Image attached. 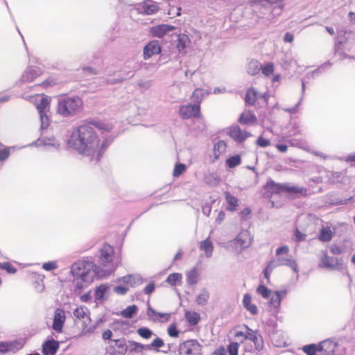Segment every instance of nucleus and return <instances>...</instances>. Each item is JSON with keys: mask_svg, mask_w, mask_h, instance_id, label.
Returning a JSON list of instances; mask_svg holds the SVG:
<instances>
[{"mask_svg": "<svg viewBox=\"0 0 355 355\" xmlns=\"http://www.w3.org/2000/svg\"><path fill=\"white\" fill-rule=\"evenodd\" d=\"M71 273L73 277V285L76 291H80L87 287L94 277H103L105 271L88 257L87 259L78 260L71 267Z\"/></svg>", "mask_w": 355, "mask_h": 355, "instance_id": "f257e3e1", "label": "nucleus"}, {"mask_svg": "<svg viewBox=\"0 0 355 355\" xmlns=\"http://www.w3.org/2000/svg\"><path fill=\"white\" fill-rule=\"evenodd\" d=\"M92 125L103 132H110L113 129L111 123L103 122L99 119L87 120L83 124L78 126L81 138L87 146V155L95 153L99 144V139Z\"/></svg>", "mask_w": 355, "mask_h": 355, "instance_id": "f03ea898", "label": "nucleus"}, {"mask_svg": "<svg viewBox=\"0 0 355 355\" xmlns=\"http://www.w3.org/2000/svg\"><path fill=\"white\" fill-rule=\"evenodd\" d=\"M354 329L355 320L352 319L343 329V331L346 334L345 335H343L339 339L333 337L319 343L320 355H334L335 350L338 347L347 349L353 346Z\"/></svg>", "mask_w": 355, "mask_h": 355, "instance_id": "7ed1b4c3", "label": "nucleus"}, {"mask_svg": "<svg viewBox=\"0 0 355 355\" xmlns=\"http://www.w3.org/2000/svg\"><path fill=\"white\" fill-rule=\"evenodd\" d=\"M83 101L78 96H64L58 100L57 112L64 118L73 117L81 112Z\"/></svg>", "mask_w": 355, "mask_h": 355, "instance_id": "20e7f679", "label": "nucleus"}, {"mask_svg": "<svg viewBox=\"0 0 355 355\" xmlns=\"http://www.w3.org/2000/svg\"><path fill=\"white\" fill-rule=\"evenodd\" d=\"M354 33L349 29H339L337 31V37L335 42L334 54L339 56L340 60L346 58L354 60V55H348L345 51L348 50V46L353 40Z\"/></svg>", "mask_w": 355, "mask_h": 355, "instance_id": "39448f33", "label": "nucleus"}, {"mask_svg": "<svg viewBox=\"0 0 355 355\" xmlns=\"http://www.w3.org/2000/svg\"><path fill=\"white\" fill-rule=\"evenodd\" d=\"M284 0H250V4L254 10H260L261 14L266 15L268 12L274 15H279L284 8Z\"/></svg>", "mask_w": 355, "mask_h": 355, "instance_id": "423d86ee", "label": "nucleus"}, {"mask_svg": "<svg viewBox=\"0 0 355 355\" xmlns=\"http://www.w3.org/2000/svg\"><path fill=\"white\" fill-rule=\"evenodd\" d=\"M65 142L69 148L77 151L79 154L87 155V146L83 141L78 127L67 131Z\"/></svg>", "mask_w": 355, "mask_h": 355, "instance_id": "0eeeda50", "label": "nucleus"}, {"mask_svg": "<svg viewBox=\"0 0 355 355\" xmlns=\"http://www.w3.org/2000/svg\"><path fill=\"white\" fill-rule=\"evenodd\" d=\"M139 65L137 62H135L132 67L125 64L121 71L114 72V76L107 78L106 82L107 84L114 85L128 80L135 76V73L139 69ZM108 75L112 76L110 71H108Z\"/></svg>", "mask_w": 355, "mask_h": 355, "instance_id": "6e6552de", "label": "nucleus"}, {"mask_svg": "<svg viewBox=\"0 0 355 355\" xmlns=\"http://www.w3.org/2000/svg\"><path fill=\"white\" fill-rule=\"evenodd\" d=\"M202 346L196 339H189L180 343L175 355H202Z\"/></svg>", "mask_w": 355, "mask_h": 355, "instance_id": "1a4fd4ad", "label": "nucleus"}, {"mask_svg": "<svg viewBox=\"0 0 355 355\" xmlns=\"http://www.w3.org/2000/svg\"><path fill=\"white\" fill-rule=\"evenodd\" d=\"M49 106L50 101L46 96L42 97L36 105V108L40 114L41 135H44V131L47 130L50 125V119L46 114V110Z\"/></svg>", "mask_w": 355, "mask_h": 355, "instance_id": "9d476101", "label": "nucleus"}, {"mask_svg": "<svg viewBox=\"0 0 355 355\" xmlns=\"http://www.w3.org/2000/svg\"><path fill=\"white\" fill-rule=\"evenodd\" d=\"M129 344L124 338L112 340L106 350L110 355H123L128 352Z\"/></svg>", "mask_w": 355, "mask_h": 355, "instance_id": "9b49d317", "label": "nucleus"}, {"mask_svg": "<svg viewBox=\"0 0 355 355\" xmlns=\"http://www.w3.org/2000/svg\"><path fill=\"white\" fill-rule=\"evenodd\" d=\"M319 267L329 270H342L344 268V264L342 259L329 257L325 254L320 259Z\"/></svg>", "mask_w": 355, "mask_h": 355, "instance_id": "f8f14e48", "label": "nucleus"}, {"mask_svg": "<svg viewBox=\"0 0 355 355\" xmlns=\"http://www.w3.org/2000/svg\"><path fill=\"white\" fill-rule=\"evenodd\" d=\"M180 115L184 119H188L192 117L200 116V105L198 104L189 103L186 105H182L180 108Z\"/></svg>", "mask_w": 355, "mask_h": 355, "instance_id": "ddd939ff", "label": "nucleus"}, {"mask_svg": "<svg viewBox=\"0 0 355 355\" xmlns=\"http://www.w3.org/2000/svg\"><path fill=\"white\" fill-rule=\"evenodd\" d=\"M46 146V147H53L55 150H58L60 146V141L54 137H40L37 140L33 141L32 143L29 144L26 146Z\"/></svg>", "mask_w": 355, "mask_h": 355, "instance_id": "4468645a", "label": "nucleus"}, {"mask_svg": "<svg viewBox=\"0 0 355 355\" xmlns=\"http://www.w3.org/2000/svg\"><path fill=\"white\" fill-rule=\"evenodd\" d=\"M175 26L166 24H161L150 28V34L155 37L162 38L166 34L173 31Z\"/></svg>", "mask_w": 355, "mask_h": 355, "instance_id": "2eb2a0df", "label": "nucleus"}, {"mask_svg": "<svg viewBox=\"0 0 355 355\" xmlns=\"http://www.w3.org/2000/svg\"><path fill=\"white\" fill-rule=\"evenodd\" d=\"M146 314L149 320L153 321V322H167L171 318L170 313L158 312L153 308H152L149 303H148Z\"/></svg>", "mask_w": 355, "mask_h": 355, "instance_id": "dca6fc26", "label": "nucleus"}, {"mask_svg": "<svg viewBox=\"0 0 355 355\" xmlns=\"http://www.w3.org/2000/svg\"><path fill=\"white\" fill-rule=\"evenodd\" d=\"M272 344L277 347H284L287 345L284 332L278 328L267 334Z\"/></svg>", "mask_w": 355, "mask_h": 355, "instance_id": "f3484780", "label": "nucleus"}, {"mask_svg": "<svg viewBox=\"0 0 355 355\" xmlns=\"http://www.w3.org/2000/svg\"><path fill=\"white\" fill-rule=\"evenodd\" d=\"M247 329V334L245 335V339L251 340L254 345V348L257 351H261L263 349L264 344L263 339L260 334L257 331H253L248 326H245Z\"/></svg>", "mask_w": 355, "mask_h": 355, "instance_id": "a211bd4d", "label": "nucleus"}, {"mask_svg": "<svg viewBox=\"0 0 355 355\" xmlns=\"http://www.w3.org/2000/svg\"><path fill=\"white\" fill-rule=\"evenodd\" d=\"M65 313L62 309H57L54 313L52 329L57 333H62L65 323Z\"/></svg>", "mask_w": 355, "mask_h": 355, "instance_id": "6ab92c4d", "label": "nucleus"}, {"mask_svg": "<svg viewBox=\"0 0 355 355\" xmlns=\"http://www.w3.org/2000/svg\"><path fill=\"white\" fill-rule=\"evenodd\" d=\"M60 347V343L52 337L48 338L42 345L43 355H55Z\"/></svg>", "mask_w": 355, "mask_h": 355, "instance_id": "aec40b11", "label": "nucleus"}, {"mask_svg": "<svg viewBox=\"0 0 355 355\" xmlns=\"http://www.w3.org/2000/svg\"><path fill=\"white\" fill-rule=\"evenodd\" d=\"M286 183L275 182L272 178H268L263 189L266 193L270 194H280L284 193Z\"/></svg>", "mask_w": 355, "mask_h": 355, "instance_id": "412c9836", "label": "nucleus"}, {"mask_svg": "<svg viewBox=\"0 0 355 355\" xmlns=\"http://www.w3.org/2000/svg\"><path fill=\"white\" fill-rule=\"evenodd\" d=\"M284 193L293 198L306 197L308 196V191L306 188L290 185L288 183H286L285 184Z\"/></svg>", "mask_w": 355, "mask_h": 355, "instance_id": "4be33fe9", "label": "nucleus"}, {"mask_svg": "<svg viewBox=\"0 0 355 355\" xmlns=\"http://www.w3.org/2000/svg\"><path fill=\"white\" fill-rule=\"evenodd\" d=\"M161 46L157 40H152L146 44L144 47V58L148 60L153 55H158L161 53Z\"/></svg>", "mask_w": 355, "mask_h": 355, "instance_id": "5701e85b", "label": "nucleus"}, {"mask_svg": "<svg viewBox=\"0 0 355 355\" xmlns=\"http://www.w3.org/2000/svg\"><path fill=\"white\" fill-rule=\"evenodd\" d=\"M100 252L101 254L98 261L101 265L105 266L107 263L112 261L114 248L111 245L105 244L101 249Z\"/></svg>", "mask_w": 355, "mask_h": 355, "instance_id": "b1692460", "label": "nucleus"}, {"mask_svg": "<svg viewBox=\"0 0 355 355\" xmlns=\"http://www.w3.org/2000/svg\"><path fill=\"white\" fill-rule=\"evenodd\" d=\"M286 293V290L276 291L268 299V303L274 309H275V312L276 314H278L282 301Z\"/></svg>", "mask_w": 355, "mask_h": 355, "instance_id": "393cba45", "label": "nucleus"}, {"mask_svg": "<svg viewBox=\"0 0 355 355\" xmlns=\"http://www.w3.org/2000/svg\"><path fill=\"white\" fill-rule=\"evenodd\" d=\"M229 135L235 141L238 143L243 142L248 137L251 135L248 132H243L239 125L232 126L230 130Z\"/></svg>", "mask_w": 355, "mask_h": 355, "instance_id": "a878e982", "label": "nucleus"}, {"mask_svg": "<svg viewBox=\"0 0 355 355\" xmlns=\"http://www.w3.org/2000/svg\"><path fill=\"white\" fill-rule=\"evenodd\" d=\"M109 286L107 284H101L96 286L94 291V302L98 304L107 300V291Z\"/></svg>", "mask_w": 355, "mask_h": 355, "instance_id": "bb28decb", "label": "nucleus"}, {"mask_svg": "<svg viewBox=\"0 0 355 355\" xmlns=\"http://www.w3.org/2000/svg\"><path fill=\"white\" fill-rule=\"evenodd\" d=\"M41 69L37 67H28L23 73L21 80L22 82H32L41 74Z\"/></svg>", "mask_w": 355, "mask_h": 355, "instance_id": "cd10ccee", "label": "nucleus"}, {"mask_svg": "<svg viewBox=\"0 0 355 355\" xmlns=\"http://www.w3.org/2000/svg\"><path fill=\"white\" fill-rule=\"evenodd\" d=\"M144 10V13L148 15L156 13L159 8L157 2L153 0H144L139 5Z\"/></svg>", "mask_w": 355, "mask_h": 355, "instance_id": "c85d7f7f", "label": "nucleus"}, {"mask_svg": "<svg viewBox=\"0 0 355 355\" xmlns=\"http://www.w3.org/2000/svg\"><path fill=\"white\" fill-rule=\"evenodd\" d=\"M251 301H252L251 295L248 293H245L243 295V306L252 315H257V313H258L257 306L254 304H252Z\"/></svg>", "mask_w": 355, "mask_h": 355, "instance_id": "c756f323", "label": "nucleus"}, {"mask_svg": "<svg viewBox=\"0 0 355 355\" xmlns=\"http://www.w3.org/2000/svg\"><path fill=\"white\" fill-rule=\"evenodd\" d=\"M114 139V137L112 136H107L103 141L101 146L99 148L97 147L96 152V162L99 161L102 157L104 152L107 149V148L113 142Z\"/></svg>", "mask_w": 355, "mask_h": 355, "instance_id": "7c9ffc66", "label": "nucleus"}, {"mask_svg": "<svg viewBox=\"0 0 355 355\" xmlns=\"http://www.w3.org/2000/svg\"><path fill=\"white\" fill-rule=\"evenodd\" d=\"M121 280H122L124 284H130L131 287L140 285L144 282L139 275H128L121 277Z\"/></svg>", "mask_w": 355, "mask_h": 355, "instance_id": "2f4dec72", "label": "nucleus"}, {"mask_svg": "<svg viewBox=\"0 0 355 355\" xmlns=\"http://www.w3.org/2000/svg\"><path fill=\"white\" fill-rule=\"evenodd\" d=\"M210 94V92L204 90L202 89L197 88L196 89L192 95L191 100L194 104L200 105L202 99L207 95Z\"/></svg>", "mask_w": 355, "mask_h": 355, "instance_id": "473e14b6", "label": "nucleus"}, {"mask_svg": "<svg viewBox=\"0 0 355 355\" xmlns=\"http://www.w3.org/2000/svg\"><path fill=\"white\" fill-rule=\"evenodd\" d=\"M200 250L205 252V254L207 258L211 257L214 250V245L209 238H207L200 242Z\"/></svg>", "mask_w": 355, "mask_h": 355, "instance_id": "72a5a7b5", "label": "nucleus"}, {"mask_svg": "<svg viewBox=\"0 0 355 355\" xmlns=\"http://www.w3.org/2000/svg\"><path fill=\"white\" fill-rule=\"evenodd\" d=\"M258 94V92L254 88L250 87L248 89L245 96V104L248 105H254L259 98Z\"/></svg>", "mask_w": 355, "mask_h": 355, "instance_id": "f704fd0d", "label": "nucleus"}, {"mask_svg": "<svg viewBox=\"0 0 355 355\" xmlns=\"http://www.w3.org/2000/svg\"><path fill=\"white\" fill-rule=\"evenodd\" d=\"M332 65V63L329 61L325 62L324 63L318 66L315 69L311 71L307 74L308 77L315 78L320 74L324 73L327 69H329Z\"/></svg>", "mask_w": 355, "mask_h": 355, "instance_id": "c9c22d12", "label": "nucleus"}, {"mask_svg": "<svg viewBox=\"0 0 355 355\" xmlns=\"http://www.w3.org/2000/svg\"><path fill=\"white\" fill-rule=\"evenodd\" d=\"M225 200L227 203L226 209L230 211H234L239 206V200L236 197L232 196L229 192H225Z\"/></svg>", "mask_w": 355, "mask_h": 355, "instance_id": "e433bc0d", "label": "nucleus"}, {"mask_svg": "<svg viewBox=\"0 0 355 355\" xmlns=\"http://www.w3.org/2000/svg\"><path fill=\"white\" fill-rule=\"evenodd\" d=\"M257 121V116L255 114L249 112L248 113H242L241 114L238 121L243 125H247L250 123H254Z\"/></svg>", "mask_w": 355, "mask_h": 355, "instance_id": "4c0bfd02", "label": "nucleus"}, {"mask_svg": "<svg viewBox=\"0 0 355 355\" xmlns=\"http://www.w3.org/2000/svg\"><path fill=\"white\" fill-rule=\"evenodd\" d=\"M190 42V39L185 34H180L178 37L176 47L178 52L181 53L186 49L188 44Z\"/></svg>", "mask_w": 355, "mask_h": 355, "instance_id": "58836bf2", "label": "nucleus"}, {"mask_svg": "<svg viewBox=\"0 0 355 355\" xmlns=\"http://www.w3.org/2000/svg\"><path fill=\"white\" fill-rule=\"evenodd\" d=\"M138 310V306L137 305H130L121 311L120 315L124 318L131 319L137 313Z\"/></svg>", "mask_w": 355, "mask_h": 355, "instance_id": "ea45409f", "label": "nucleus"}, {"mask_svg": "<svg viewBox=\"0 0 355 355\" xmlns=\"http://www.w3.org/2000/svg\"><path fill=\"white\" fill-rule=\"evenodd\" d=\"M185 318L191 326H196L200 320V315L195 311H187L185 312Z\"/></svg>", "mask_w": 355, "mask_h": 355, "instance_id": "a19ab883", "label": "nucleus"}, {"mask_svg": "<svg viewBox=\"0 0 355 355\" xmlns=\"http://www.w3.org/2000/svg\"><path fill=\"white\" fill-rule=\"evenodd\" d=\"M273 315V317L269 318L265 322V331L266 334L277 329V314L274 312Z\"/></svg>", "mask_w": 355, "mask_h": 355, "instance_id": "79ce46f5", "label": "nucleus"}, {"mask_svg": "<svg viewBox=\"0 0 355 355\" xmlns=\"http://www.w3.org/2000/svg\"><path fill=\"white\" fill-rule=\"evenodd\" d=\"M187 282L189 285L193 286L198 283L199 272L196 268H192L186 274Z\"/></svg>", "mask_w": 355, "mask_h": 355, "instance_id": "37998d69", "label": "nucleus"}, {"mask_svg": "<svg viewBox=\"0 0 355 355\" xmlns=\"http://www.w3.org/2000/svg\"><path fill=\"white\" fill-rule=\"evenodd\" d=\"M261 70V65L258 60H252L248 62L247 72L251 76H255Z\"/></svg>", "mask_w": 355, "mask_h": 355, "instance_id": "c03bdc74", "label": "nucleus"}, {"mask_svg": "<svg viewBox=\"0 0 355 355\" xmlns=\"http://www.w3.org/2000/svg\"><path fill=\"white\" fill-rule=\"evenodd\" d=\"M226 148V143L223 140H219L218 142H216L214 146V159L217 160L219 159L220 154L225 151Z\"/></svg>", "mask_w": 355, "mask_h": 355, "instance_id": "a18cd8bd", "label": "nucleus"}, {"mask_svg": "<svg viewBox=\"0 0 355 355\" xmlns=\"http://www.w3.org/2000/svg\"><path fill=\"white\" fill-rule=\"evenodd\" d=\"M209 299V293L206 288H202L201 293L196 297L195 300L198 305L204 306L207 304Z\"/></svg>", "mask_w": 355, "mask_h": 355, "instance_id": "49530a36", "label": "nucleus"}, {"mask_svg": "<svg viewBox=\"0 0 355 355\" xmlns=\"http://www.w3.org/2000/svg\"><path fill=\"white\" fill-rule=\"evenodd\" d=\"M182 275L179 272H173L170 274L166 279V282L172 286H175L181 283Z\"/></svg>", "mask_w": 355, "mask_h": 355, "instance_id": "de8ad7c7", "label": "nucleus"}, {"mask_svg": "<svg viewBox=\"0 0 355 355\" xmlns=\"http://www.w3.org/2000/svg\"><path fill=\"white\" fill-rule=\"evenodd\" d=\"M241 157L240 155L236 154L228 157L225 161V165L230 168H234L241 164Z\"/></svg>", "mask_w": 355, "mask_h": 355, "instance_id": "09e8293b", "label": "nucleus"}, {"mask_svg": "<svg viewBox=\"0 0 355 355\" xmlns=\"http://www.w3.org/2000/svg\"><path fill=\"white\" fill-rule=\"evenodd\" d=\"M129 347L128 352L132 353H139L144 349H146V345L141 344L140 343H137L133 340H128Z\"/></svg>", "mask_w": 355, "mask_h": 355, "instance_id": "8fccbe9b", "label": "nucleus"}, {"mask_svg": "<svg viewBox=\"0 0 355 355\" xmlns=\"http://www.w3.org/2000/svg\"><path fill=\"white\" fill-rule=\"evenodd\" d=\"M164 345V342L163 339L159 337H156L150 344L146 345L147 350H157V352H161L159 350V348L162 347Z\"/></svg>", "mask_w": 355, "mask_h": 355, "instance_id": "3c124183", "label": "nucleus"}, {"mask_svg": "<svg viewBox=\"0 0 355 355\" xmlns=\"http://www.w3.org/2000/svg\"><path fill=\"white\" fill-rule=\"evenodd\" d=\"M332 232L329 227H323L319 234V239L323 242L329 241L332 238Z\"/></svg>", "mask_w": 355, "mask_h": 355, "instance_id": "603ef678", "label": "nucleus"}, {"mask_svg": "<svg viewBox=\"0 0 355 355\" xmlns=\"http://www.w3.org/2000/svg\"><path fill=\"white\" fill-rule=\"evenodd\" d=\"M8 342L10 352H16L23 348L24 342L23 340H14Z\"/></svg>", "mask_w": 355, "mask_h": 355, "instance_id": "864d4df0", "label": "nucleus"}, {"mask_svg": "<svg viewBox=\"0 0 355 355\" xmlns=\"http://www.w3.org/2000/svg\"><path fill=\"white\" fill-rule=\"evenodd\" d=\"M256 291L264 299H269L272 294V291L263 284L259 285L256 289Z\"/></svg>", "mask_w": 355, "mask_h": 355, "instance_id": "5fc2aeb1", "label": "nucleus"}, {"mask_svg": "<svg viewBox=\"0 0 355 355\" xmlns=\"http://www.w3.org/2000/svg\"><path fill=\"white\" fill-rule=\"evenodd\" d=\"M209 199L210 201L209 202H206L202 206V214L206 216H209L212 209V204L215 203L217 200L216 198H214L212 196H210Z\"/></svg>", "mask_w": 355, "mask_h": 355, "instance_id": "6e6d98bb", "label": "nucleus"}, {"mask_svg": "<svg viewBox=\"0 0 355 355\" xmlns=\"http://www.w3.org/2000/svg\"><path fill=\"white\" fill-rule=\"evenodd\" d=\"M275 268V262H274L273 261H270L269 262H268L266 267L263 270V274L264 277L267 280V283H269L270 274Z\"/></svg>", "mask_w": 355, "mask_h": 355, "instance_id": "4d7b16f0", "label": "nucleus"}, {"mask_svg": "<svg viewBox=\"0 0 355 355\" xmlns=\"http://www.w3.org/2000/svg\"><path fill=\"white\" fill-rule=\"evenodd\" d=\"M137 333L143 338L149 339L153 335V331L146 327H141L137 329Z\"/></svg>", "mask_w": 355, "mask_h": 355, "instance_id": "13d9d810", "label": "nucleus"}, {"mask_svg": "<svg viewBox=\"0 0 355 355\" xmlns=\"http://www.w3.org/2000/svg\"><path fill=\"white\" fill-rule=\"evenodd\" d=\"M87 311H89L86 307L80 306L77 307L73 310V315L78 319H82L85 317H87V318L90 320V318L87 315Z\"/></svg>", "mask_w": 355, "mask_h": 355, "instance_id": "bf43d9fd", "label": "nucleus"}, {"mask_svg": "<svg viewBox=\"0 0 355 355\" xmlns=\"http://www.w3.org/2000/svg\"><path fill=\"white\" fill-rule=\"evenodd\" d=\"M353 197L349 198H340L337 197H331L329 199V204L332 205H343L347 204L348 201L351 200Z\"/></svg>", "mask_w": 355, "mask_h": 355, "instance_id": "052dcab7", "label": "nucleus"}, {"mask_svg": "<svg viewBox=\"0 0 355 355\" xmlns=\"http://www.w3.org/2000/svg\"><path fill=\"white\" fill-rule=\"evenodd\" d=\"M261 70L263 75L270 76L274 72V64L272 62H268L263 66H261Z\"/></svg>", "mask_w": 355, "mask_h": 355, "instance_id": "680f3d73", "label": "nucleus"}, {"mask_svg": "<svg viewBox=\"0 0 355 355\" xmlns=\"http://www.w3.org/2000/svg\"><path fill=\"white\" fill-rule=\"evenodd\" d=\"M167 333L168 336L171 338L179 337L180 331L178 330L175 322H173L168 326L167 329Z\"/></svg>", "mask_w": 355, "mask_h": 355, "instance_id": "e2e57ef3", "label": "nucleus"}, {"mask_svg": "<svg viewBox=\"0 0 355 355\" xmlns=\"http://www.w3.org/2000/svg\"><path fill=\"white\" fill-rule=\"evenodd\" d=\"M186 165L182 163H176L173 169V175L174 177H179L186 171Z\"/></svg>", "mask_w": 355, "mask_h": 355, "instance_id": "0e129e2a", "label": "nucleus"}, {"mask_svg": "<svg viewBox=\"0 0 355 355\" xmlns=\"http://www.w3.org/2000/svg\"><path fill=\"white\" fill-rule=\"evenodd\" d=\"M239 348V344L237 342H231L227 347L226 351H227L230 355H238Z\"/></svg>", "mask_w": 355, "mask_h": 355, "instance_id": "69168bd1", "label": "nucleus"}, {"mask_svg": "<svg viewBox=\"0 0 355 355\" xmlns=\"http://www.w3.org/2000/svg\"><path fill=\"white\" fill-rule=\"evenodd\" d=\"M1 269L6 270L8 274H15L17 271V268L8 261L2 263Z\"/></svg>", "mask_w": 355, "mask_h": 355, "instance_id": "338daca9", "label": "nucleus"}, {"mask_svg": "<svg viewBox=\"0 0 355 355\" xmlns=\"http://www.w3.org/2000/svg\"><path fill=\"white\" fill-rule=\"evenodd\" d=\"M293 259L284 257H278L276 260H273V261L275 262L276 267L279 266H286L289 267Z\"/></svg>", "mask_w": 355, "mask_h": 355, "instance_id": "774afa93", "label": "nucleus"}]
</instances>
